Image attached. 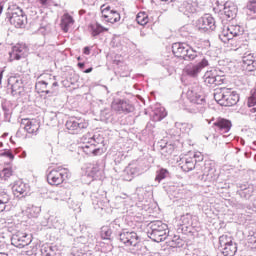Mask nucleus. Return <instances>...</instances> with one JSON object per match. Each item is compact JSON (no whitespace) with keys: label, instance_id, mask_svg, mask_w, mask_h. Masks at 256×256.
<instances>
[{"label":"nucleus","instance_id":"35","mask_svg":"<svg viewBox=\"0 0 256 256\" xmlns=\"http://www.w3.org/2000/svg\"><path fill=\"white\" fill-rule=\"evenodd\" d=\"M147 193V190L143 187L136 188L134 197H132V204L133 201H139V203H142V201L145 200V194Z\"/></svg>","mask_w":256,"mask_h":256},{"label":"nucleus","instance_id":"41","mask_svg":"<svg viewBox=\"0 0 256 256\" xmlns=\"http://www.w3.org/2000/svg\"><path fill=\"white\" fill-rule=\"evenodd\" d=\"M248 107L251 113H256V90H254L252 95L248 98Z\"/></svg>","mask_w":256,"mask_h":256},{"label":"nucleus","instance_id":"26","mask_svg":"<svg viewBox=\"0 0 256 256\" xmlns=\"http://www.w3.org/2000/svg\"><path fill=\"white\" fill-rule=\"evenodd\" d=\"M75 25V19L69 13L64 14L60 20V27L64 33H69L71 26Z\"/></svg>","mask_w":256,"mask_h":256},{"label":"nucleus","instance_id":"3","mask_svg":"<svg viewBox=\"0 0 256 256\" xmlns=\"http://www.w3.org/2000/svg\"><path fill=\"white\" fill-rule=\"evenodd\" d=\"M7 18L11 25L17 29H22L27 25V16L23 10L17 6H12L8 8Z\"/></svg>","mask_w":256,"mask_h":256},{"label":"nucleus","instance_id":"51","mask_svg":"<svg viewBox=\"0 0 256 256\" xmlns=\"http://www.w3.org/2000/svg\"><path fill=\"white\" fill-rule=\"evenodd\" d=\"M0 157H7V159H15V156H13V152L11 150H4L3 152H0Z\"/></svg>","mask_w":256,"mask_h":256},{"label":"nucleus","instance_id":"22","mask_svg":"<svg viewBox=\"0 0 256 256\" xmlns=\"http://www.w3.org/2000/svg\"><path fill=\"white\" fill-rule=\"evenodd\" d=\"M80 149L88 157H97V155H101V153H103V151L100 148H97V145L91 142L83 143L80 146Z\"/></svg>","mask_w":256,"mask_h":256},{"label":"nucleus","instance_id":"37","mask_svg":"<svg viewBox=\"0 0 256 256\" xmlns=\"http://www.w3.org/2000/svg\"><path fill=\"white\" fill-rule=\"evenodd\" d=\"M167 177H169V170L165 168H160L156 171L155 181L157 183H161L163 179H167Z\"/></svg>","mask_w":256,"mask_h":256},{"label":"nucleus","instance_id":"50","mask_svg":"<svg viewBox=\"0 0 256 256\" xmlns=\"http://www.w3.org/2000/svg\"><path fill=\"white\" fill-rule=\"evenodd\" d=\"M110 227H112V229H116V231H119V229H121V219H115L110 223Z\"/></svg>","mask_w":256,"mask_h":256},{"label":"nucleus","instance_id":"60","mask_svg":"<svg viewBox=\"0 0 256 256\" xmlns=\"http://www.w3.org/2000/svg\"><path fill=\"white\" fill-rule=\"evenodd\" d=\"M164 1L165 3H174L175 0H161Z\"/></svg>","mask_w":256,"mask_h":256},{"label":"nucleus","instance_id":"56","mask_svg":"<svg viewBox=\"0 0 256 256\" xmlns=\"http://www.w3.org/2000/svg\"><path fill=\"white\" fill-rule=\"evenodd\" d=\"M79 69H85V63L79 62L78 64Z\"/></svg>","mask_w":256,"mask_h":256},{"label":"nucleus","instance_id":"10","mask_svg":"<svg viewBox=\"0 0 256 256\" xmlns=\"http://www.w3.org/2000/svg\"><path fill=\"white\" fill-rule=\"evenodd\" d=\"M119 241L126 247H137V245L140 243L137 232L129 231L127 229H123L119 233Z\"/></svg>","mask_w":256,"mask_h":256},{"label":"nucleus","instance_id":"54","mask_svg":"<svg viewBox=\"0 0 256 256\" xmlns=\"http://www.w3.org/2000/svg\"><path fill=\"white\" fill-rule=\"evenodd\" d=\"M83 53H84V55H90L91 54V48H89V46L84 47Z\"/></svg>","mask_w":256,"mask_h":256},{"label":"nucleus","instance_id":"33","mask_svg":"<svg viewBox=\"0 0 256 256\" xmlns=\"http://www.w3.org/2000/svg\"><path fill=\"white\" fill-rule=\"evenodd\" d=\"M9 201H11V196H9V193H7L6 190L0 191V213H3Z\"/></svg>","mask_w":256,"mask_h":256},{"label":"nucleus","instance_id":"46","mask_svg":"<svg viewBox=\"0 0 256 256\" xmlns=\"http://www.w3.org/2000/svg\"><path fill=\"white\" fill-rule=\"evenodd\" d=\"M201 70L200 68L196 65H193V66H188L186 68V73L187 75H190V77H195V75H197L198 73H200Z\"/></svg>","mask_w":256,"mask_h":256},{"label":"nucleus","instance_id":"30","mask_svg":"<svg viewBox=\"0 0 256 256\" xmlns=\"http://www.w3.org/2000/svg\"><path fill=\"white\" fill-rule=\"evenodd\" d=\"M172 52L175 57L184 59L185 53H187V45L183 43H174L172 45Z\"/></svg>","mask_w":256,"mask_h":256},{"label":"nucleus","instance_id":"52","mask_svg":"<svg viewBox=\"0 0 256 256\" xmlns=\"http://www.w3.org/2000/svg\"><path fill=\"white\" fill-rule=\"evenodd\" d=\"M198 66V69H205V67H209V60L203 58L198 64H196Z\"/></svg>","mask_w":256,"mask_h":256},{"label":"nucleus","instance_id":"55","mask_svg":"<svg viewBox=\"0 0 256 256\" xmlns=\"http://www.w3.org/2000/svg\"><path fill=\"white\" fill-rule=\"evenodd\" d=\"M164 149H165L166 151H167V149H168V153H170V155H171V153H173V146H171V145L166 146Z\"/></svg>","mask_w":256,"mask_h":256},{"label":"nucleus","instance_id":"63","mask_svg":"<svg viewBox=\"0 0 256 256\" xmlns=\"http://www.w3.org/2000/svg\"><path fill=\"white\" fill-rule=\"evenodd\" d=\"M248 173H249V175H251V173H254V171L253 170H249Z\"/></svg>","mask_w":256,"mask_h":256},{"label":"nucleus","instance_id":"20","mask_svg":"<svg viewBox=\"0 0 256 256\" xmlns=\"http://www.w3.org/2000/svg\"><path fill=\"white\" fill-rule=\"evenodd\" d=\"M8 85L11 89L12 95H21L22 92L24 91L23 80L15 76H11L8 79Z\"/></svg>","mask_w":256,"mask_h":256},{"label":"nucleus","instance_id":"48","mask_svg":"<svg viewBox=\"0 0 256 256\" xmlns=\"http://www.w3.org/2000/svg\"><path fill=\"white\" fill-rule=\"evenodd\" d=\"M224 13L226 17L233 19L237 15V8L226 7Z\"/></svg>","mask_w":256,"mask_h":256},{"label":"nucleus","instance_id":"8","mask_svg":"<svg viewBox=\"0 0 256 256\" xmlns=\"http://www.w3.org/2000/svg\"><path fill=\"white\" fill-rule=\"evenodd\" d=\"M87 127H89V122L83 118L72 117L66 122V129L71 135H79Z\"/></svg>","mask_w":256,"mask_h":256},{"label":"nucleus","instance_id":"12","mask_svg":"<svg viewBox=\"0 0 256 256\" xmlns=\"http://www.w3.org/2000/svg\"><path fill=\"white\" fill-rule=\"evenodd\" d=\"M241 33H243V30H241V26L230 25L227 28H223L222 32L219 35V38L222 43H227V41H231V39L241 35Z\"/></svg>","mask_w":256,"mask_h":256},{"label":"nucleus","instance_id":"34","mask_svg":"<svg viewBox=\"0 0 256 256\" xmlns=\"http://www.w3.org/2000/svg\"><path fill=\"white\" fill-rule=\"evenodd\" d=\"M41 213V207L39 206H29L26 209V215L29 217V219H35L39 217V214Z\"/></svg>","mask_w":256,"mask_h":256},{"label":"nucleus","instance_id":"4","mask_svg":"<svg viewBox=\"0 0 256 256\" xmlns=\"http://www.w3.org/2000/svg\"><path fill=\"white\" fill-rule=\"evenodd\" d=\"M87 177L92 181H101L105 179V162H88L85 166Z\"/></svg>","mask_w":256,"mask_h":256},{"label":"nucleus","instance_id":"36","mask_svg":"<svg viewBox=\"0 0 256 256\" xmlns=\"http://www.w3.org/2000/svg\"><path fill=\"white\" fill-rule=\"evenodd\" d=\"M41 256H55V249L50 244H43L40 247Z\"/></svg>","mask_w":256,"mask_h":256},{"label":"nucleus","instance_id":"28","mask_svg":"<svg viewBox=\"0 0 256 256\" xmlns=\"http://www.w3.org/2000/svg\"><path fill=\"white\" fill-rule=\"evenodd\" d=\"M22 125H24L25 131L33 135V133H37L39 131V124L35 120H30L27 118L22 119Z\"/></svg>","mask_w":256,"mask_h":256},{"label":"nucleus","instance_id":"59","mask_svg":"<svg viewBox=\"0 0 256 256\" xmlns=\"http://www.w3.org/2000/svg\"><path fill=\"white\" fill-rule=\"evenodd\" d=\"M3 2H0V15L3 13Z\"/></svg>","mask_w":256,"mask_h":256},{"label":"nucleus","instance_id":"13","mask_svg":"<svg viewBox=\"0 0 256 256\" xmlns=\"http://www.w3.org/2000/svg\"><path fill=\"white\" fill-rule=\"evenodd\" d=\"M101 15L102 19L106 21V23H118L121 21V14H119L115 9L111 8L108 5L101 6Z\"/></svg>","mask_w":256,"mask_h":256},{"label":"nucleus","instance_id":"40","mask_svg":"<svg viewBox=\"0 0 256 256\" xmlns=\"http://www.w3.org/2000/svg\"><path fill=\"white\" fill-rule=\"evenodd\" d=\"M138 25H147L149 23V15L145 12H139L136 16Z\"/></svg>","mask_w":256,"mask_h":256},{"label":"nucleus","instance_id":"19","mask_svg":"<svg viewBox=\"0 0 256 256\" xmlns=\"http://www.w3.org/2000/svg\"><path fill=\"white\" fill-rule=\"evenodd\" d=\"M12 193L14 197H25L29 193V184L21 180L15 181L12 186Z\"/></svg>","mask_w":256,"mask_h":256},{"label":"nucleus","instance_id":"6","mask_svg":"<svg viewBox=\"0 0 256 256\" xmlns=\"http://www.w3.org/2000/svg\"><path fill=\"white\" fill-rule=\"evenodd\" d=\"M46 78L48 79L41 80L36 83V92L40 94L45 93L46 95H53V93H55V87H58L59 84L51 77V75H47Z\"/></svg>","mask_w":256,"mask_h":256},{"label":"nucleus","instance_id":"25","mask_svg":"<svg viewBox=\"0 0 256 256\" xmlns=\"http://www.w3.org/2000/svg\"><path fill=\"white\" fill-rule=\"evenodd\" d=\"M149 168L147 166L142 167L139 162H132L126 168L127 173L136 177L137 175H141V173H145Z\"/></svg>","mask_w":256,"mask_h":256},{"label":"nucleus","instance_id":"53","mask_svg":"<svg viewBox=\"0 0 256 256\" xmlns=\"http://www.w3.org/2000/svg\"><path fill=\"white\" fill-rule=\"evenodd\" d=\"M37 2L40 3V5H42L43 7H47V5L51 3V0H37Z\"/></svg>","mask_w":256,"mask_h":256},{"label":"nucleus","instance_id":"43","mask_svg":"<svg viewBox=\"0 0 256 256\" xmlns=\"http://www.w3.org/2000/svg\"><path fill=\"white\" fill-rule=\"evenodd\" d=\"M196 47L200 51H207L211 47V42L209 40H198L196 42Z\"/></svg>","mask_w":256,"mask_h":256},{"label":"nucleus","instance_id":"7","mask_svg":"<svg viewBox=\"0 0 256 256\" xmlns=\"http://www.w3.org/2000/svg\"><path fill=\"white\" fill-rule=\"evenodd\" d=\"M219 245L224 256H235V253H237V243L233 242V238L230 236H220Z\"/></svg>","mask_w":256,"mask_h":256},{"label":"nucleus","instance_id":"15","mask_svg":"<svg viewBox=\"0 0 256 256\" xmlns=\"http://www.w3.org/2000/svg\"><path fill=\"white\" fill-rule=\"evenodd\" d=\"M197 29L201 33H209V31H213V29H215V19L209 14L204 15L198 20Z\"/></svg>","mask_w":256,"mask_h":256},{"label":"nucleus","instance_id":"39","mask_svg":"<svg viewBox=\"0 0 256 256\" xmlns=\"http://www.w3.org/2000/svg\"><path fill=\"white\" fill-rule=\"evenodd\" d=\"M227 47L230 49V51H237L241 49V42L237 40V38H232L229 41H227Z\"/></svg>","mask_w":256,"mask_h":256},{"label":"nucleus","instance_id":"47","mask_svg":"<svg viewBox=\"0 0 256 256\" xmlns=\"http://www.w3.org/2000/svg\"><path fill=\"white\" fill-rule=\"evenodd\" d=\"M181 9L184 13H194L195 6H193V3L191 2H183Z\"/></svg>","mask_w":256,"mask_h":256},{"label":"nucleus","instance_id":"64","mask_svg":"<svg viewBox=\"0 0 256 256\" xmlns=\"http://www.w3.org/2000/svg\"><path fill=\"white\" fill-rule=\"evenodd\" d=\"M163 119V117H160L159 119H158V121H161Z\"/></svg>","mask_w":256,"mask_h":256},{"label":"nucleus","instance_id":"27","mask_svg":"<svg viewBox=\"0 0 256 256\" xmlns=\"http://www.w3.org/2000/svg\"><path fill=\"white\" fill-rule=\"evenodd\" d=\"M243 67L246 71H256V60L253 54H247L242 59Z\"/></svg>","mask_w":256,"mask_h":256},{"label":"nucleus","instance_id":"18","mask_svg":"<svg viewBox=\"0 0 256 256\" xmlns=\"http://www.w3.org/2000/svg\"><path fill=\"white\" fill-rule=\"evenodd\" d=\"M231 127H233L231 120L225 118H218L213 123L214 131H217L218 133H229L231 131Z\"/></svg>","mask_w":256,"mask_h":256},{"label":"nucleus","instance_id":"21","mask_svg":"<svg viewBox=\"0 0 256 256\" xmlns=\"http://www.w3.org/2000/svg\"><path fill=\"white\" fill-rule=\"evenodd\" d=\"M254 192L255 186L253 184L245 183L238 185L237 195H239L242 199H251Z\"/></svg>","mask_w":256,"mask_h":256},{"label":"nucleus","instance_id":"58","mask_svg":"<svg viewBox=\"0 0 256 256\" xmlns=\"http://www.w3.org/2000/svg\"><path fill=\"white\" fill-rule=\"evenodd\" d=\"M91 71H93V67H90V68L84 70V73H91Z\"/></svg>","mask_w":256,"mask_h":256},{"label":"nucleus","instance_id":"9","mask_svg":"<svg viewBox=\"0 0 256 256\" xmlns=\"http://www.w3.org/2000/svg\"><path fill=\"white\" fill-rule=\"evenodd\" d=\"M29 53V47L25 43H17L16 45L12 46L11 51L8 52V62L13 63V61H20L27 57Z\"/></svg>","mask_w":256,"mask_h":256},{"label":"nucleus","instance_id":"61","mask_svg":"<svg viewBox=\"0 0 256 256\" xmlns=\"http://www.w3.org/2000/svg\"><path fill=\"white\" fill-rule=\"evenodd\" d=\"M0 256H8V255L5 254V253H1V252H0Z\"/></svg>","mask_w":256,"mask_h":256},{"label":"nucleus","instance_id":"31","mask_svg":"<svg viewBox=\"0 0 256 256\" xmlns=\"http://www.w3.org/2000/svg\"><path fill=\"white\" fill-rule=\"evenodd\" d=\"M89 29H90V33L93 37H97V35H101V33L105 32V31H109V28H105L97 22L90 24Z\"/></svg>","mask_w":256,"mask_h":256},{"label":"nucleus","instance_id":"23","mask_svg":"<svg viewBox=\"0 0 256 256\" xmlns=\"http://www.w3.org/2000/svg\"><path fill=\"white\" fill-rule=\"evenodd\" d=\"M50 221V229H53L54 235H56V237H60V235H63V233H65V221H63V219L52 217L50 218Z\"/></svg>","mask_w":256,"mask_h":256},{"label":"nucleus","instance_id":"5","mask_svg":"<svg viewBox=\"0 0 256 256\" xmlns=\"http://www.w3.org/2000/svg\"><path fill=\"white\" fill-rule=\"evenodd\" d=\"M71 177V172H69V169L63 168V166H60L56 169H52L47 174V182L49 185H61L66 179H69Z\"/></svg>","mask_w":256,"mask_h":256},{"label":"nucleus","instance_id":"1","mask_svg":"<svg viewBox=\"0 0 256 256\" xmlns=\"http://www.w3.org/2000/svg\"><path fill=\"white\" fill-rule=\"evenodd\" d=\"M147 235L154 243H161L169 237V226L159 220L151 222Z\"/></svg>","mask_w":256,"mask_h":256},{"label":"nucleus","instance_id":"11","mask_svg":"<svg viewBox=\"0 0 256 256\" xmlns=\"http://www.w3.org/2000/svg\"><path fill=\"white\" fill-rule=\"evenodd\" d=\"M91 200L96 211L99 209L103 210L107 203H109L107 192L103 188H99L97 192H93L91 194Z\"/></svg>","mask_w":256,"mask_h":256},{"label":"nucleus","instance_id":"17","mask_svg":"<svg viewBox=\"0 0 256 256\" xmlns=\"http://www.w3.org/2000/svg\"><path fill=\"white\" fill-rule=\"evenodd\" d=\"M111 110L115 113H133L135 111V107L123 100L113 101L111 104Z\"/></svg>","mask_w":256,"mask_h":256},{"label":"nucleus","instance_id":"24","mask_svg":"<svg viewBox=\"0 0 256 256\" xmlns=\"http://www.w3.org/2000/svg\"><path fill=\"white\" fill-rule=\"evenodd\" d=\"M193 216L189 213H186L180 217L179 223H178V231H181V233H187L189 230V227L193 225Z\"/></svg>","mask_w":256,"mask_h":256},{"label":"nucleus","instance_id":"2","mask_svg":"<svg viewBox=\"0 0 256 256\" xmlns=\"http://www.w3.org/2000/svg\"><path fill=\"white\" fill-rule=\"evenodd\" d=\"M214 99L222 107H233L239 103V94L229 89L217 90L214 93Z\"/></svg>","mask_w":256,"mask_h":256},{"label":"nucleus","instance_id":"38","mask_svg":"<svg viewBox=\"0 0 256 256\" xmlns=\"http://www.w3.org/2000/svg\"><path fill=\"white\" fill-rule=\"evenodd\" d=\"M197 162L195 161H182V163H180V167L182 169V171H184L185 173H189V171H193V169H195V165Z\"/></svg>","mask_w":256,"mask_h":256},{"label":"nucleus","instance_id":"32","mask_svg":"<svg viewBox=\"0 0 256 256\" xmlns=\"http://www.w3.org/2000/svg\"><path fill=\"white\" fill-rule=\"evenodd\" d=\"M13 176V166L11 163H6L2 171L0 172V179L3 181L9 180Z\"/></svg>","mask_w":256,"mask_h":256},{"label":"nucleus","instance_id":"16","mask_svg":"<svg viewBox=\"0 0 256 256\" xmlns=\"http://www.w3.org/2000/svg\"><path fill=\"white\" fill-rule=\"evenodd\" d=\"M224 81L223 76L219 75L216 69L208 70L204 74V83L206 85H223Z\"/></svg>","mask_w":256,"mask_h":256},{"label":"nucleus","instance_id":"62","mask_svg":"<svg viewBox=\"0 0 256 256\" xmlns=\"http://www.w3.org/2000/svg\"><path fill=\"white\" fill-rule=\"evenodd\" d=\"M81 195H82V196H86V195H87V192H82Z\"/></svg>","mask_w":256,"mask_h":256},{"label":"nucleus","instance_id":"57","mask_svg":"<svg viewBox=\"0 0 256 256\" xmlns=\"http://www.w3.org/2000/svg\"><path fill=\"white\" fill-rule=\"evenodd\" d=\"M3 73H5V70L0 71V85H1V81L3 80Z\"/></svg>","mask_w":256,"mask_h":256},{"label":"nucleus","instance_id":"49","mask_svg":"<svg viewBox=\"0 0 256 256\" xmlns=\"http://www.w3.org/2000/svg\"><path fill=\"white\" fill-rule=\"evenodd\" d=\"M247 9L250 13L256 15V0H249L247 3Z\"/></svg>","mask_w":256,"mask_h":256},{"label":"nucleus","instance_id":"44","mask_svg":"<svg viewBox=\"0 0 256 256\" xmlns=\"http://www.w3.org/2000/svg\"><path fill=\"white\" fill-rule=\"evenodd\" d=\"M101 238L102 239H111V235H113V231H111V228H109L108 226H103L101 228V232H100Z\"/></svg>","mask_w":256,"mask_h":256},{"label":"nucleus","instance_id":"42","mask_svg":"<svg viewBox=\"0 0 256 256\" xmlns=\"http://www.w3.org/2000/svg\"><path fill=\"white\" fill-rule=\"evenodd\" d=\"M197 57V51L193 50V48H189V46L186 47V52L184 55L185 61H193Z\"/></svg>","mask_w":256,"mask_h":256},{"label":"nucleus","instance_id":"29","mask_svg":"<svg viewBox=\"0 0 256 256\" xmlns=\"http://www.w3.org/2000/svg\"><path fill=\"white\" fill-rule=\"evenodd\" d=\"M114 202L116 205H118V207H121V205H124V207H128V205H133V197L125 194V193H121L117 196H115L114 198Z\"/></svg>","mask_w":256,"mask_h":256},{"label":"nucleus","instance_id":"14","mask_svg":"<svg viewBox=\"0 0 256 256\" xmlns=\"http://www.w3.org/2000/svg\"><path fill=\"white\" fill-rule=\"evenodd\" d=\"M31 241H33L31 235L21 231L13 234L11 238L12 245H14V247H18V249H23V247H27V245H29Z\"/></svg>","mask_w":256,"mask_h":256},{"label":"nucleus","instance_id":"45","mask_svg":"<svg viewBox=\"0 0 256 256\" xmlns=\"http://www.w3.org/2000/svg\"><path fill=\"white\" fill-rule=\"evenodd\" d=\"M184 243L185 242L183 241V239H181V236L174 235L171 241V247L179 248V247H182Z\"/></svg>","mask_w":256,"mask_h":256}]
</instances>
